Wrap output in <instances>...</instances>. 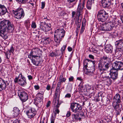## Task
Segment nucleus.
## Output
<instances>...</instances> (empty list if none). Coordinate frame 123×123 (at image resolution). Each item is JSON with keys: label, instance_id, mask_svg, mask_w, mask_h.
Here are the masks:
<instances>
[{"label": "nucleus", "instance_id": "nucleus-1", "mask_svg": "<svg viewBox=\"0 0 123 123\" xmlns=\"http://www.w3.org/2000/svg\"><path fill=\"white\" fill-rule=\"evenodd\" d=\"M120 25V23L119 21L117 20H113L112 22L107 21L105 23L101 25L99 27V29L104 31H110L113 29L114 26L117 27Z\"/></svg>", "mask_w": 123, "mask_h": 123}, {"label": "nucleus", "instance_id": "nucleus-2", "mask_svg": "<svg viewBox=\"0 0 123 123\" xmlns=\"http://www.w3.org/2000/svg\"><path fill=\"white\" fill-rule=\"evenodd\" d=\"M0 30L5 31H12L14 29V26L12 22L9 20H4L1 21L0 24Z\"/></svg>", "mask_w": 123, "mask_h": 123}, {"label": "nucleus", "instance_id": "nucleus-3", "mask_svg": "<svg viewBox=\"0 0 123 123\" xmlns=\"http://www.w3.org/2000/svg\"><path fill=\"white\" fill-rule=\"evenodd\" d=\"M65 31L64 29H57L54 32V40L55 42L59 44L62 38L65 35Z\"/></svg>", "mask_w": 123, "mask_h": 123}, {"label": "nucleus", "instance_id": "nucleus-4", "mask_svg": "<svg viewBox=\"0 0 123 123\" xmlns=\"http://www.w3.org/2000/svg\"><path fill=\"white\" fill-rule=\"evenodd\" d=\"M70 108L72 111L74 113L79 112L80 115L84 117V112L85 110H82L81 106L79 104L75 102L71 103L70 105Z\"/></svg>", "mask_w": 123, "mask_h": 123}, {"label": "nucleus", "instance_id": "nucleus-5", "mask_svg": "<svg viewBox=\"0 0 123 123\" xmlns=\"http://www.w3.org/2000/svg\"><path fill=\"white\" fill-rule=\"evenodd\" d=\"M97 18L99 21L104 22L106 21L108 17V13L104 10H101L98 12Z\"/></svg>", "mask_w": 123, "mask_h": 123}, {"label": "nucleus", "instance_id": "nucleus-6", "mask_svg": "<svg viewBox=\"0 0 123 123\" xmlns=\"http://www.w3.org/2000/svg\"><path fill=\"white\" fill-rule=\"evenodd\" d=\"M12 12L15 18L18 19L23 18L25 15L24 10L22 8H19L15 10H13Z\"/></svg>", "mask_w": 123, "mask_h": 123}, {"label": "nucleus", "instance_id": "nucleus-7", "mask_svg": "<svg viewBox=\"0 0 123 123\" xmlns=\"http://www.w3.org/2000/svg\"><path fill=\"white\" fill-rule=\"evenodd\" d=\"M110 66V62H105L104 64L100 62L98 64V68L101 74L105 70L108 69Z\"/></svg>", "mask_w": 123, "mask_h": 123}, {"label": "nucleus", "instance_id": "nucleus-8", "mask_svg": "<svg viewBox=\"0 0 123 123\" xmlns=\"http://www.w3.org/2000/svg\"><path fill=\"white\" fill-rule=\"evenodd\" d=\"M39 30L45 32V33L51 30V25L50 24H47L42 22L39 24Z\"/></svg>", "mask_w": 123, "mask_h": 123}, {"label": "nucleus", "instance_id": "nucleus-9", "mask_svg": "<svg viewBox=\"0 0 123 123\" xmlns=\"http://www.w3.org/2000/svg\"><path fill=\"white\" fill-rule=\"evenodd\" d=\"M53 104L54 105L53 112L55 116L57 114H58L59 112L58 108L59 107L60 104L59 103V98L57 97H56L54 99Z\"/></svg>", "mask_w": 123, "mask_h": 123}, {"label": "nucleus", "instance_id": "nucleus-10", "mask_svg": "<svg viewBox=\"0 0 123 123\" xmlns=\"http://www.w3.org/2000/svg\"><path fill=\"white\" fill-rule=\"evenodd\" d=\"M18 95L21 100L23 102H25L28 100V96L27 94L24 90H18Z\"/></svg>", "mask_w": 123, "mask_h": 123}, {"label": "nucleus", "instance_id": "nucleus-11", "mask_svg": "<svg viewBox=\"0 0 123 123\" xmlns=\"http://www.w3.org/2000/svg\"><path fill=\"white\" fill-rule=\"evenodd\" d=\"M112 68L117 71L119 70H123V63L120 61H116L112 63Z\"/></svg>", "mask_w": 123, "mask_h": 123}, {"label": "nucleus", "instance_id": "nucleus-12", "mask_svg": "<svg viewBox=\"0 0 123 123\" xmlns=\"http://www.w3.org/2000/svg\"><path fill=\"white\" fill-rule=\"evenodd\" d=\"M26 110V114L29 118H31L35 116L36 111L34 109L28 106Z\"/></svg>", "mask_w": 123, "mask_h": 123}, {"label": "nucleus", "instance_id": "nucleus-13", "mask_svg": "<svg viewBox=\"0 0 123 123\" xmlns=\"http://www.w3.org/2000/svg\"><path fill=\"white\" fill-rule=\"evenodd\" d=\"M40 51L37 48H33L32 49L30 55H28V57L40 56L41 54L40 53Z\"/></svg>", "mask_w": 123, "mask_h": 123}, {"label": "nucleus", "instance_id": "nucleus-14", "mask_svg": "<svg viewBox=\"0 0 123 123\" xmlns=\"http://www.w3.org/2000/svg\"><path fill=\"white\" fill-rule=\"evenodd\" d=\"M113 105L116 113L117 115H119L123 110L122 105L119 104L115 103H113Z\"/></svg>", "mask_w": 123, "mask_h": 123}, {"label": "nucleus", "instance_id": "nucleus-15", "mask_svg": "<svg viewBox=\"0 0 123 123\" xmlns=\"http://www.w3.org/2000/svg\"><path fill=\"white\" fill-rule=\"evenodd\" d=\"M28 57L31 60L32 62L34 65L37 66H38L40 62V56L30 57Z\"/></svg>", "mask_w": 123, "mask_h": 123}, {"label": "nucleus", "instance_id": "nucleus-16", "mask_svg": "<svg viewBox=\"0 0 123 123\" xmlns=\"http://www.w3.org/2000/svg\"><path fill=\"white\" fill-rule=\"evenodd\" d=\"M109 75L110 78L113 80H115L117 78L118 75V71L112 68L110 70Z\"/></svg>", "mask_w": 123, "mask_h": 123}, {"label": "nucleus", "instance_id": "nucleus-17", "mask_svg": "<svg viewBox=\"0 0 123 123\" xmlns=\"http://www.w3.org/2000/svg\"><path fill=\"white\" fill-rule=\"evenodd\" d=\"M84 1L82 3V4H81V3H79L78 6L77 8V13H79V14L80 17H82V15L81 14L82 13V12L84 11Z\"/></svg>", "mask_w": 123, "mask_h": 123}, {"label": "nucleus", "instance_id": "nucleus-18", "mask_svg": "<svg viewBox=\"0 0 123 123\" xmlns=\"http://www.w3.org/2000/svg\"><path fill=\"white\" fill-rule=\"evenodd\" d=\"M19 77H20L21 79H18V83L22 86H24L27 83L25 78L22 75L21 73L19 75Z\"/></svg>", "mask_w": 123, "mask_h": 123}, {"label": "nucleus", "instance_id": "nucleus-19", "mask_svg": "<svg viewBox=\"0 0 123 123\" xmlns=\"http://www.w3.org/2000/svg\"><path fill=\"white\" fill-rule=\"evenodd\" d=\"M115 45L117 49L123 50V40H120L116 41L115 43Z\"/></svg>", "mask_w": 123, "mask_h": 123}, {"label": "nucleus", "instance_id": "nucleus-20", "mask_svg": "<svg viewBox=\"0 0 123 123\" xmlns=\"http://www.w3.org/2000/svg\"><path fill=\"white\" fill-rule=\"evenodd\" d=\"M111 0H102V6L104 8H108L111 5Z\"/></svg>", "mask_w": 123, "mask_h": 123}, {"label": "nucleus", "instance_id": "nucleus-21", "mask_svg": "<svg viewBox=\"0 0 123 123\" xmlns=\"http://www.w3.org/2000/svg\"><path fill=\"white\" fill-rule=\"evenodd\" d=\"M104 49L105 51L107 53H111L113 50V47L110 44H107L105 46Z\"/></svg>", "mask_w": 123, "mask_h": 123}, {"label": "nucleus", "instance_id": "nucleus-22", "mask_svg": "<svg viewBox=\"0 0 123 123\" xmlns=\"http://www.w3.org/2000/svg\"><path fill=\"white\" fill-rule=\"evenodd\" d=\"M7 11L6 8L4 5L0 4V16L4 15Z\"/></svg>", "mask_w": 123, "mask_h": 123}, {"label": "nucleus", "instance_id": "nucleus-23", "mask_svg": "<svg viewBox=\"0 0 123 123\" xmlns=\"http://www.w3.org/2000/svg\"><path fill=\"white\" fill-rule=\"evenodd\" d=\"M113 103H119L121 102V97L120 95L118 94H116L114 97Z\"/></svg>", "mask_w": 123, "mask_h": 123}, {"label": "nucleus", "instance_id": "nucleus-24", "mask_svg": "<svg viewBox=\"0 0 123 123\" xmlns=\"http://www.w3.org/2000/svg\"><path fill=\"white\" fill-rule=\"evenodd\" d=\"M67 44L66 43L65 44V45H64L60 49V51H57L58 52H57L58 54L56 55H61V56H62L63 54L65 53V50L67 46Z\"/></svg>", "mask_w": 123, "mask_h": 123}, {"label": "nucleus", "instance_id": "nucleus-25", "mask_svg": "<svg viewBox=\"0 0 123 123\" xmlns=\"http://www.w3.org/2000/svg\"><path fill=\"white\" fill-rule=\"evenodd\" d=\"M123 50H121L118 49H117L115 52V55L119 59H121L122 58L121 56L122 54V51Z\"/></svg>", "mask_w": 123, "mask_h": 123}, {"label": "nucleus", "instance_id": "nucleus-26", "mask_svg": "<svg viewBox=\"0 0 123 123\" xmlns=\"http://www.w3.org/2000/svg\"><path fill=\"white\" fill-rule=\"evenodd\" d=\"M76 18L75 23L77 26V27L80 28L81 25L80 22L82 18V17H80V16L79 17L77 16Z\"/></svg>", "mask_w": 123, "mask_h": 123}, {"label": "nucleus", "instance_id": "nucleus-27", "mask_svg": "<svg viewBox=\"0 0 123 123\" xmlns=\"http://www.w3.org/2000/svg\"><path fill=\"white\" fill-rule=\"evenodd\" d=\"M2 81L0 82V86L2 90L3 89H5L6 86L8 85L7 82V81L4 80L2 79Z\"/></svg>", "mask_w": 123, "mask_h": 123}, {"label": "nucleus", "instance_id": "nucleus-28", "mask_svg": "<svg viewBox=\"0 0 123 123\" xmlns=\"http://www.w3.org/2000/svg\"><path fill=\"white\" fill-rule=\"evenodd\" d=\"M86 92L91 93L93 92L94 88L91 86L88 85H87L86 86Z\"/></svg>", "mask_w": 123, "mask_h": 123}, {"label": "nucleus", "instance_id": "nucleus-29", "mask_svg": "<svg viewBox=\"0 0 123 123\" xmlns=\"http://www.w3.org/2000/svg\"><path fill=\"white\" fill-rule=\"evenodd\" d=\"M13 112L14 117H16L18 115L19 113V110L18 108L15 107L13 108Z\"/></svg>", "mask_w": 123, "mask_h": 123}, {"label": "nucleus", "instance_id": "nucleus-30", "mask_svg": "<svg viewBox=\"0 0 123 123\" xmlns=\"http://www.w3.org/2000/svg\"><path fill=\"white\" fill-rule=\"evenodd\" d=\"M72 116L73 119L72 120L73 121H77L79 120V121H80L81 119V118L79 117L78 115L76 114H73L72 115Z\"/></svg>", "mask_w": 123, "mask_h": 123}, {"label": "nucleus", "instance_id": "nucleus-31", "mask_svg": "<svg viewBox=\"0 0 123 123\" xmlns=\"http://www.w3.org/2000/svg\"><path fill=\"white\" fill-rule=\"evenodd\" d=\"M51 41V39L50 38L45 37L43 38V42L44 44L47 45L49 44Z\"/></svg>", "mask_w": 123, "mask_h": 123}, {"label": "nucleus", "instance_id": "nucleus-32", "mask_svg": "<svg viewBox=\"0 0 123 123\" xmlns=\"http://www.w3.org/2000/svg\"><path fill=\"white\" fill-rule=\"evenodd\" d=\"M94 0H88L86 5V7L88 9L90 10L91 9L92 3V1H94Z\"/></svg>", "mask_w": 123, "mask_h": 123}, {"label": "nucleus", "instance_id": "nucleus-33", "mask_svg": "<svg viewBox=\"0 0 123 123\" xmlns=\"http://www.w3.org/2000/svg\"><path fill=\"white\" fill-rule=\"evenodd\" d=\"M66 79L64 77H63V74H61L59 77L58 80L59 82L60 83H62L64 82L66 80Z\"/></svg>", "mask_w": 123, "mask_h": 123}, {"label": "nucleus", "instance_id": "nucleus-34", "mask_svg": "<svg viewBox=\"0 0 123 123\" xmlns=\"http://www.w3.org/2000/svg\"><path fill=\"white\" fill-rule=\"evenodd\" d=\"M2 30L0 29V36H1L4 39H6L8 37L6 35H5L4 34L5 32Z\"/></svg>", "mask_w": 123, "mask_h": 123}, {"label": "nucleus", "instance_id": "nucleus-35", "mask_svg": "<svg viewBox=\"0 0 123 123\" xmlns=\"http://www.w3.org/2000/svg\"><path fill=\"white\" fill-rule=\"evenodd\" d=\"M14 47L13 45H12L9 51V52H8V54L9 55H10L11 54V53H13V52H14Z\"/></svg>", "mask_w": 123, "mask_h": 123}, {"label": "nucleus", "instance_id": "nucleus-36", "mask_svg": "<svg viewBox=\"0 0 123 123\" xmlns=\"http://www.w3.org/2000/svg\"><path fill=\"white\" fill-rule=\"evenodd\" d=\"M90 60L89 59H85V69L88 67L89 64L90 63Z\"/></svg>", "mask_w": 123, "mask_h": 123}, {"label": "nucleus", "instance_id": "nucleus-37", "mask_svg": "<svg viewBox=\"0 0 123 123\" xmlns=\"http://www.w3.org/2000/svg\"><path fill=\"white\" fill-rule=\"evenodd\" d=\"M77 16H80V15L79 14V13L78 14L77 13V14H76L75 13V12L74 11H73L72 13V17L73 18H75V20L76 19V17H77Z\"/></svg>", "mask_w": 123, "mask_h": 123}, {"label": "nucleus", "instance_id": "nucleus-38", "mask_svg": "<svg viewBox=\"0 0 123 123\" xmlns=\"http://www.w3.org/2000/svg\"><path fill=\"white\" fill-rule=\"evenodd\" d=\"M18 3L20 4H24L27 2L28 0H16Z\"/></svg>", "mask_w": 123, "mask_h": 123}, {"label": "nucleus", "instance_id": "nucleus-39", "mask_svg": "<svg viewBox=\"0 0 123 123\" xmlns=\"http://www.w3.org/2000/svg\"><path fill=\"white\" fill-rule=\"evenodd\" d=\"M85 71L86 72V73L85 72V73L87 75H90L92 74V72L89 69H87V68L85 69Z\"/></svg>", "mask_w": 123, "mask_h": 123}, {"label": "nucleus", "instance_id": "nucleus-40", "mask_svg": "<svg viewBox=\"0 0 123 123\" xmlns=\"http://www.w3.org/2000/svg\"><path fill=\"white\" fill-rule=\"evenodd\" d=\"M31 26V28L33 29H35L37 27V25L36 23L35 22L33 21L32 22Z\"/></svg>", "mask_w": 123, "mask_h": 123}, {"label": "nucleus", "instance_id": "nucleus-41", "mask_svg": "<svg viewBox=\"0 0 123 123\" xmlns=\"http://www.w3.org/2000/svg\"><path fill=\"white\" fill-rule=\"evenodd\" d=\"M44 92V89H41L39 90L38 91L37 94L43 95Z\"/></svg>", "mask_w": 123, "mask_h": 123}, {"label": "nucleus", "instance_id": "nucleus-42", "mask_svg": "<svg viewBox=\"0 0 123 123\" xmlns=\"http://www.w3.org/2000/svg\"><path fill=\"white\" fill-rule=\"evenodd\" d=\"M110 78L109 77L106 81L109 84H111L112 82V80H111Z\"/></svg>", "mask_w": 123, "mask_h": 123}, {"label": "nucleus", "instance_id": "nucleus-43", "mask_svg": "<svg viewBox=\"0 0 123 123\" xmlns=\"http://www.w3.org/2000/svg\"><path fill=\"white\" fill-rule=\"evenodd\" d=\"M37 97L40 98L41 99L43 100V95L40 94H38L37 93Z\"/></svg>", "mask_w": 123, "mask_h": 123}, {"label": "nucleus", "instance_id": "nucleus-44", "mask_svg": "<svg viewBox=\"0 0 123 123\" xmlns=\"http://www.w3.org/2000/svg\"><path fill=\"white\" fill-rule=\"evenodd\" d=\"M109 58V57L106 55H104L102 57V59L103 60H107Z\"/></svg>", "mask_w": 123, "mask_h": 123}, {"label": "nucleus", "instance_id": "nucleus-45", "mask_svg": "<svg viewBox=\"0 0 123 123\" xmlns=\"http://www.w3.org/2000/svg\"><path fill=\"white\" fill-rule=\"evenodd\" d=\"M55 118L53 116H52L50 119L51 123H54L55 120Z\"/></svg>", "mask_w": 123, "mask_h": 123}, {"label": "nucleus", "instance_id": "nucleus-46", "mask_svg": "<svg viewBox=\"0 0 123 123\" xmlns=\"http://www.w3.org/2000/svg\"><path fill=\"white\" fill-rule=\"evenodd\" d=\"M71 95L69 93H68L65 95V98H70L71 97Z\"/></svg>", "mask_w": 123, "mask_h": 123}, {"label": "nucleus", "instance_id": "nucleus-47", "mask_svg": "<svg viewBox=\"0 0 123 123\" xmlns=\"http://www.w3.org/2000/svg\"><path fill=\"white\" fill-rule=\"evenodd\" d=\"M92 51L94 53L98 54L99 53V51L96 49L93 48L92 49Z\"/></svg>", "mask_w": 123, "mask_h": 123}, {"label": "nucleus", "instance_id": "nucleus-48", "mask_svg": "<svg viewBox=\"0 0 123 123\" xmlns=\"http://www.w3.org/2000/svg\"><path fill=\"white\" fill-rule=\"evenodd\" d=\"M90 62H92L93 64V67H94V68H95V66L96 65V61H92V60H90Z\"/></svg>", "mask_w": 123, "mask_h": 123}, {"label": "nucleus", "instance_id": "nucleus-49", "mask_svg": "<svg viewBox=\"0 0 123 123\" xmlns=\"http://www.w3.org/2000/svg\"><path fill=\"white\" fill-rule=\"evenodd\" d=\"M45 2H43L41 3V8L43 9L45 7Z\"/></svg>", "mask_w": 123, "mask_h": 123}, {"label": "nucleus", "instance_id": "nucleus-50", "mask_svg": "<svg viewBox=\"0 0 123 123\" xmlns=\"http://www.w3.org/2000/svg\"><path fill=\"white\" fill-rule=\"evenodd\" d=\"M71 113L70 111H68L66 114V117H69L71 115Z\"/></svg>", "mask_w": 123, "mask_h": 123}, {"label": "nucleus", "instance_id": "nucleus-51", "mask_svg": "<svg viewBox=\"0 0 123 123\" xmlns=\"http://www.w3.org/2000/svg\"><path fill=\"white\" fill-rule=\"evenodd\" d=\"M57 55L56 54L55 55L54 52H52L49 54V56L52 57H54L55 56Z\"/></svg>", "mask_w": 123, "mask_h": 123}, {"label": "nucleus", "instance_id": "nucleus-52", "mask_svg": "<svg viewBox=\"0 0 123 123\" xmlns=\"http://www.w3.org/2000/svg\"><path fill=\"white\" fill-rule=\"evenodd\" d=\"M74 79V77L73 76H71L69 78V82L73 81Z\"/></svg>", "mask_w": 123, "mask_h": 123}, {"label": "nucleus", "instance_id": "nucleus-53", "mask_svg": "<svg viewBox=\"0 0 123 123\" xmlns=\"http://www.w3.org/2000/svg\"><path fill=\"white\" fill-rule=\"evenodd\" d=\"M5 53L6 58L7 59H9L10 58V55H9V56H8V55H9L8 52H5Z\"/></svg>", "mask_w": 123, "mask_h": 123}, {"label": "nucleus", "instance_id": "nucleus-54", "mask_svg": "<svg viewBox=\"0 0 123 123\" xmlns=\"http://www.w3.org/2000/svg\"><path fill=\"white\" fill-rule=\"evenodd\" d=\"M89 57L90 59H92V60L94 59V56L91 54H90L89 55Z\"/></svg>", "mask_w": 123, "mask_h": 123}, {"label": "nucleus", "instance_id": "nucleus-55", "mask_svg": "<svg viewBox=\"0 0 123 123\" xmlns=\"http://www.w3.org/2000/svg\"><path fill=\"white\" fill-rule=\"evenodd\" d=\"M34 87L36 90H38L40 88V87L38 85L35 86H34Z\"/></svg>", "mask_w": 123, "mask_h": 123}, {"label": "nucleus", "instance_id": "nucleus-56", "mask_svg": "<svg viewBox=\"0 0 123 123\" xmlns=\"http://www.w3.org/2000/svg\"><path fill=\"white\" fill-rule=\"evenodd\" d=\"M50 88V86L49 85H47L46 89L48 90H49Z\"/></svg>", "mask_w": 123, "mask_h": 123}, {"label": "nucleus", "instance_id": "nucleus-57", "mask_svg": "<svg viewBox=\"0 0 123 123\" xmlns=\"http://www.w3.org/2000/svg\"><path fill=\"white\" fill-rule=\"evenodd\" d=\"M19 77V76L18 78L16 77L14 79V81L15 82H18V79L19 78V77Z\"/></svg>", "mask_w": 123, "mask_h": 123}, {"label": "nucleus", "instance_id": "nucleus-58", "mask_svg": "<svg viewBox=\"0 0 123 123\" xmlns=\"http://www.w3.org/2000/svg\"><path fill=\"white\" fill-rule=\"evenodd\" d=\"M25 25L27 28H29L30 26V24L29 23L27 24L26 23H25Z\"/></svg>", "mask_w": 123, "mask_h": 123}, {"label": "nucleus", "instance_id": "nucleus-59", "mask_svg": "<svg viewBox=\"0 0 123 123\" xmlns=\"http://www.w3.org/2000/svg\"><path fill=\"white\" fill-rule=\"evenodd\" d=\"M43 19H44L46 21L47 20H49V19H48L47 18V16L46 17H43Z\"/></svg>", "mask_w": 123, "mask_h": 123}, {"label": "nucleus", "instance_id": "nucleus-60", "mask_svg": "<svg viewBox=\"0 0 123 123\" xmlns=\"http://www.w3.org/2000/svg\"><path fill=\"white\" fill-rule=\"evenodd\" d=\"M68 51L69 52L71 51L72 50V47H69V46L68 47Z\"/></svg>", "mask_w": 123, "mask_h": 123}, {"label": "nucleus", "instance_id": "nucleus-61", "mask_svg": "<svg viewBox=\"0 0 123 123\" xmlns=\"http://www.w3.org/2000/svg\"><path fill=\"white\" fill-rule=\"evenodd\" d=\"M50 101H49L47 104V105H46V107H49L50 105Z\"/></svg>", "mask_w": 123, "mask_h": 123}, {"label": "nucleus", "instance_id": "nucleus-62", "mask_svg": "<svg viewBox=\"0 0 123 123\" xmlns=\"http://www.w3.org/2000/svg\"><path fill=\"white\" fill-rule=\"evenodd\" d=\"M85 29V28L83 26V27L82 26V27L81 29V30L80 31V33H82L84 30Z\"/></svg>", "mask_w": 123, "mask_h": 123}, {"label": "nucleus", "instance_id": "nucleus-63", "mask_svg": "<svg viewBox=\"0 0 123 123\" xmlns=\"http://www.w3.org/2000/svg\"><path fill=\"white\" fill-rule=\"evenodd\" d=\"M13 123H19V122L18 119H17L14 120L13 122Z\"/></svg>", "mask_w": 123, "mask_h": 123}, {"label": "nucleus", "instance_id": "nucleus-64", "mask_svg": "<svg viewBox=\"0 0 123 123\" xmlns=\"http://www.w3.org/2000/svg\"><path fill=\"white\" fill-rule=\"evenodd\" d=\"M28 77L29 80H31L33 78L32 76L31 75H29L28 76Z\"/></svg>", "mask_w": 123, "mask_h": 123}]
</instances>
